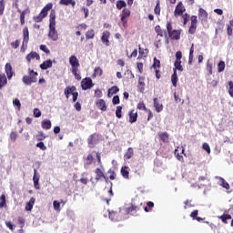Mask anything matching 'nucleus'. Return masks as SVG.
<instances>
[{
	"instance_id": "obj_61",
	"label": "nucleus",
	"mask_w": 233,
	"mask_h": 233,
	"mask_svg": "<svg viewBox=\"0 0 233 233\" xmlns=\"http://www.w3.org/2000/svg\"><path fill=\"white\" fill-rule=\"evenodd\" d=\"M13 105L14 106H17L18 110H21V101L18 98L13 99Z\"/></svg>"
},
{
	"instance_id": "obj_19",
	"label": "nucleus",
	"mask_w": 233,
	"mask_h": 233,
	"mask_svg": "<svg viewBox=\"0 0 233 233\" xmlns=\"http://www.w3.org/2000/svg\"><path fill=\"white\" fill-rule=\"evenodd\" d=\"M95 174H96V180L99 181V179H101V177H103L105 179V181H108V177H106L105 176V173H103V170H101V168L97 167L95 170Z\"/></svg>"
},
{
	"instance_id": "obj_40",
	"label": "nucleus",
	"mask_w": 233,
	"mask_h": 233,
	"mask_svg": "<svg viewBox=\"0 0 233 233\" xmlns=\"http://www.w3.org/2000/svg\"><path fill=\"white\" fill-rule=\"evenodd\" d=\"M154 12L156 15H161V2L157 0V5L155 6Z\"/></svg>"
},
{
	"instance_id": "obj_11",
	"label": "nucleus",
	"mask_w": 233,
	"mask_h": 233,
	"mask_svg": "<svg viewBox=\"0 0 233 233\" xmlns=\"http://www.w3.org/2000/svg\"><path fill=\"white\" fill-rule=\"evenodd\" d=\"M198 19L201 23H207L208 21V13L203 7L198 9Z\"/></svg>"
},
{
	"instance_id": "obj_42",
	"label": "nucleus",
	"mask_w": 233,
	"mask_h": 233,
	"mask_svg": "<svg viewBox=\"0 0 233 233\" xmlns=\"http://www.w3.org/2000/svg\"><path fill=\"white\" fill-rule=\"evenodd\" d=\"M6 207V196L5 194L0 197V208H5Z\"/></svg>"
},
{
	"instance_id": "obj_22",
	"label": "nucleus",
	"mask_w": 233,
	"mask_h": 233,
	"mask_svg": "<svg viewBox=\"0 0 233 233\" xmlns=\"http://www.w3.org/2000/svg\"><path fill=\"white\" fill-rule=\"evenodd\" d=\"M129 123H136L137 121V111L132 109L129 111Z\"/></svg>"
},
{
	"instance_id": "obj_35",
	"label": "nucleus",
	"mask_w": 233,
	"mask_h": 233,
	"mask_svg": "<svg viewBox=\"0 0 233 233\" xmlns=\"http://www.w3.org/2000/svg\"><path fill=\"white\" fill-rule=\"evenodd\" d=\"M177 81H178L177 71H176V69H174V73L171 76V82H172L173 86H175V87L177 86Z\"/></svg>"
},
{
	"instance_id": "obj_12",
	"label": "nucleus",
	"mask_w": 233,
	"mask_h": 233,
	"mask_svg": "<svg viewBox=\"0 0 233 233\" xmlns=\"http://www.w3.org/2000/svg\"><path fill=\"white\" fill-rule=\"evenodd\" d=\"M25 59L28 65H30V63H32V59H36V61H39L41 59V56H39L37 52L32 51L25 56Z\"/></svg>"
},
{
	"instance_id": "obj_23",
	"label": "nucleus",
	"mask_w": 233,
	"mask_h": 233,
	"mask_svg": "<svg viewBox=\"0 0 233 233\" xmlns=\"http://www.w3.org/2000/svg\"><path fill=\"white\" fill-rule=\"evenodd\" d=\"M34 205H35V198L32 197L30 200L25 204V210L27 212H32V208H34Z\"/></svg>"
},
{
	"instance_id": "obj_26",
	"label": "nucleus",
	"mask_w": 233,
	"mask_h": 233,
	"mask_svg": "<svg viewBox=\"0 0 233 233\" xmlns=\"http://www.w3.org/2000/svg\"><path fill=\"white\" fill-rule=\"evenodd\" d=\"M41 127L44 130H50L52 128V121L48 119L42 120Z\"/></svg>"
},
{
	"instance_id": "obj_54",
	"label": "nucleus",
	"mask_w": 233,
	"mask_h": 233,
	"mask_svg": "<svg viewBox=\"0 0 233 233\" xmlns=\"http://www.w3.org/2000/svg\"><path fill=\"white\" fill-rule=\"evenodd\" d=\"M225 70V61H220L218 64V72L221 73Z\"/></svg>"
},
{
	"instance_id": "obj_55",
	"label": "nucleus",
	"mask_w": 233,
	"mask_h": 233,
	"mask_svg": "<svg viewBox=\"0 0 233 233\" xmlns=\"http://www.w3.org/2000/svg\"><path fill=\"white\" fill-rule=\"evenodd\" d=\"M174 66L177 70H179V72H183V66H181V61H175Z\"/></svg>"
},
{
	"instance_id": "obj_57",
	"label": "nucleus",
	"mask_w": 233,
	"mask_h": 233,
	"mask_svg": "<svg viewBox=\"0 0 233 233\" xmlns=\"http://www.w3.org/2000/svg\"><path fill=\"white\" fill-rule=\"evenodd\" d=\"M20 45H21V41L20 40H15V42L11 43V47L15 50V49L19 48Z\"/></svg>"
},
{
	"instance_id": "obj_33",
	"label": "nucleus",
	"mask_w": 233,
	"mask_h": 233,
	"mask_svg": "<svg viewBox=\"0 0 233 233\" xmlns=\"http://www.w3.org/2000/svg\"><path fill=\"white\" fill-rule=\"evenodd\" d=\"M117 92H119V87H117V86H113L108 89L107 96L108 97H112V96H114V94H117Z\"/></svg>"
},
{
	"instance_id": "obj_60",
	"label": "nucleus",
	"mask_w": 233,
	"mask_h": 233,
	"mask_svg": "<svg viewBox=\"0 0 233 233\" xmlns=\"http://www.w3.org/2000/svg\"><path fill=\"white\" fill-rule=\"evenodd\" d=\"M53 206H54L55 210H56V211L61 210V203H59V201L55 200L53 202Z\"/></svg>"
},
{
	"instance_id": "obj_36",
	"label": "nucleus",
	"mask_w": 233,
	"mask_h": 233,
	"mask_svg": "<svg viewBox=\"0 0 233 233\" xmlns=\"http://www.w3.org/2000/svg\"><path fill=\"white\" fill-rule=\"evenodd\" d=\"M96 37V31L94 29H89L86 33V39H94Z\"/></svg>"
},
{
	"instance_id": "obj_59",
	"label": "nucleus",
	"mask_w": 233,
	"mask_h": 233,
	"mask_svg": "<svg viewBox=\"0 0 233 233\" xmlns=\"http://www.w3.org/2000/svg\"><path fill=\"white\" fill-rule=\"evenodd\" d=\"M196 30H198V25H190L188 29V34H191V35H194L196 34Z\"/></svg>"
},
{
	"instance_id": "obj_31",
	"label": "nucleus",
	"mask_w": 233,
	"mask_h": 233,
	"mask_svg": "<svg viewBox=\"0 0 233 233\" xmlns=\"http://www.w3.org/2000/svg\"><path fill=\"white\" fill-rule=\"evenodd\" d=\"M138 57L137 59H143V57H147V54H148V49H144L141 48V46H139L138 48Z\"/></svg>"
},
{
	"instance_id": "obj_44",
	"label": "nucleus",
	"mask_w": 233,
	"mask_h": 233,
	"mask_svg": "<svg viewBox=\"0 0 233 233\" xmlns=\"http://www.w3.org/2000/svg\"><path fill=\"white\" fill-rule=\"evenodd\" d=\"M120 17L128 18L130 17V10L127 8L123 9L122 13L120 14Z\"/></svg>"
},
{
	"instance_id": "obj_46",
	"label": "nucleus",
	"mask_w": 233,
	"mask_h": 233,
	"mask_svg": "<svg viewBox=\"0 0 233 233\" xmlns=\"http://www.w3.org/2000/svg\"><path fill=\"white\" fill-rule=\"evenodd\" d=\"M220 185L221 187H223V188H226V190H228V188H230V185L223 177H220Z\"/></svg>"
},
{
	"instance_id": "obj_63",
	"label": "nucleus",
	"mask_w": 233,
	"mask_h": 233,
	"mask_svg": "<svg viewBox=\"0 0 233 233\" xmlns=\"http://www.w3.org/2000/svg\"><path fill=\"white\" fill-rule=\"evenodd\" d=\"M40 50H42V52H45V54H47V56L50 55V49H48L46 45H41Z\"/></svg>"
},
{
	"instance_id": "obj_29",
	"label": "nucleus",
	"mask_w": 233,
	"mask_h": 233,
	"mask_svg": "<svg viewBox=\"0 0 233 233\" xmlns=\"http://www.w3.org/2000/svg\"><path fill=\"white\" fill-rule=\"evenodd\" d=\"M158 137H159L160 141H162L163 143H168L170 135H168V133H167V132H162V133L158 134Z\"/></svg>"
},
{
	"instance_id": "obj_10",
	"label": "nucleus",
	"mask_w": 233,
	"mask_h": 233,
	"mask_svg": "<svg viewBox=\"0 0 233 233\" xmlns=\"http://www.w3.org/2000/svg\"><path fill=\"white\" fill-rule=\"evenodd\" d=\"M81 86L83 90H89V88H92L94 86V83L92 82V78L86 77L81 81Z\"/></svg>"
},
{
	"instance_id": "obj_45",
	"label": "nucleus",
	"mask_w": 233,
	"mask_h": 233,
	"mask_svg": "<svg viewBox=\"0 0 233 233\" xmlns=\"http://www.w3.org/2000/svg\"><path fill=\"white\" fill-rule=\"evenodd\" d=\"M122 110H123V106H116V116L118 119H121V117H123Z\"/></svg>"
},
{
	"instance_id": "obj_43",
	"label": "nucleus",
	"mask_w": 233,
	"mask_h": 233,
	"mask_svg": "<svg viewBox=\"0 0 233 233\" xmlns=\"http://www.w3.org/2000/svg\"><path fill=\"white\" fill-rule=\"evenodd\" d=\"M137 108L138 110H144V112H147L148 110V108H147V105H145V102H143V101H140L137 104Z\"/></svg>"
},
{
	"instance_id": "obj_62",
	"label": "nucleus",
	"mask_w": 233,
	"mask_h": 233,
	"mask_svg": "<svg viewBox=\"0 0 233 233\" xmlns=\"http://www.w3.org/2000/svg\"><path fill=\"white\" fill-rule=\"evenodd\" d=\"M190 22H191V25L198 26V16L197 15H192L190 17Z\"/></svg>"
},
{
	"instance_id": "obj_1",
	"label": "nucleus",
	"mask_w": 233,
	"mask_h": 233,
	"mask_svg": "<svg viewBox=\"0 0 233 233\" xmlns=\"http://www.w3.org/2000/svg\"><path fill=\"white\" fill-rule=\"evenodd\" d=\"M48 36L52 41H57L59 39V34L56 30V11L52 10L49 15V33Z\"/></svg>"
},
{
	"instance_id": "obj_39",
	"label": "nucleus",
	"mask_w": 233,
	"mask_h": 233,
	"mask_svg": "<svg viewBox=\"0 0 233 233\" xmlns=\"http://www.w3.org/2000/svg\"><path fill=\"white\" fill-rule=\"evenodd\" d=\"M142 208H144L145 212H151L154 208V202L148 201L147 207L142 206Z\"/></svg>"
},
{
	"instance_id": "obj_18",
	"label": "nucleus",
	"mask_w": 233,
	"mask_h": 233,
	"mask_svg": "<svg viewBox=\"0 0 233 233\" xmlns=\"http://www.w3.org/2000/svg\"><path fill=\"white\" fill-rule=\"evenodd\" d=\"M153 106L156 112H163V104L159 103V99H157V97L153 99Z\"/></svg>"
},
{
	"instance_id": "obj_34",
	"label": "nucleus",
	"mask_w": 233,
	"mask_h": 233,
	"mask_svg": "<svg viewBox=\"0 0 233 233\" xmlns=\"http://www.w3.org/2000/svg\"><path fill=\"white\" fill-rule=\"evenodd\" d=\"M60 5H64V6H69V5H71V6H76V0H60Z\"/></svg>"
},
{
	"instance_id": "obj_25",
	"label": "nucleus",
	"mask_w": 233,
	"mask_h": 233,
	"mask_svg": "<svg viewBox=\"0 0 233 233\" xmlns=\"http://www.w3.org/2000/svg\"><path fill=\"white\" fill-rule=\"evenodd\" d=\"M96 105L99 110H102V112H106V103L103 99L97 100Z\"/></svg>"
},
{
	"instance_id": "obj_30",
	"label": "nucleus",
	"mask_w": 233,
	"mask_h": 233,
	"mask_svg": "<svg viewBox=\"0 0 233 233\" xmlns=\"http://www.w3.org/2000/svg\"><path fill=\"white\" fill-rule=\"evenodd\" d=\"M8 84V80L6 79V76L5 74H0V90L3 86H6Z\"/></svg>"
},
{
	"instance_id": "obj_20",
	"label": "nucleus",
	"mask_w": 233,
	"mask_h": 233,
	"mask_svg": "<svg viewBox=\"0 0 233 233\" xmlns=\"http://www.w3.org/2000/svg\"><path fill=\"white\" fill-rule=\"evenodd\" d=\"M121 175L123 176V177L125 179H129L130 177V167H128V166H124L121 167Z\"/></svg>"
},
{
	"instance_id": "obj_32",
	"label": "nucleus",
	"mask_w": 233,
	"mask_h": 233,
	"mask_svg": "<svg viewBox=\"0 0 233 233\" xmlns=\"http://www.w3.org/2000/svg\"><path fill=\"white\" fill-rule=\"evenodd\" d=\"M133 157H134V148L128 147L127 151L124 155V158L128 160V159H132Z\"/></svg>"
},
{
	"instance_id": "obj_38",
	"label": "nucleus",
	"mask_w": 233,
	"mask_h": 233,
	"mask_svg": "<svg viewBox=\"0 0 233 233\" xmlns=\"http://www.w3.org/2000/svg\"><path fill=\"white\" fill-rule=\"evenodd\" d=\"M103 76V69L100 66H97L94 69L93 77H101Z\"/></svg>"
},
{
	"instance_id": "obj_21",
	"label": "nucleus",
	"mask_w": 233,
	"mask_h": 233,
	"mask_svg": "<svg viewBox=\"0 0 233 233\" xmlns=\"http://www.w3.org/2000/svg\"><path fill=\"white\" fill-rule=\"evenodd\" d=\"M137 88H138L139 92H141V94H143V92H145V76H139Z\"/></svg>"
},
{
	"instance_id": "obj_53",
	"label": "nucleus",
	"mask_w": 233,
	"mask_h": 233,
	"mask_svg": "<svg viewBox=\"0 0 233 233\" xmlns=\"http://www.w3.org/2000/svg\"><path fill=\"white\" fill-rule=\"evenodd\" d=\"M193 59H194V44H192L190 50H189V59H188L189 65H190V63H192Z\"/></svg>"
},
{
	"instance_id": "obj_52",
	"label": "nucleus",
	"mask_w": 233,
	"mask_h": 233,
	"mask_svg": "<svg viewBox=\"0 0 233 233\" xmlns=\"http://www.w3.org/2000/svg\"><path fill=\"white\" fill-rule=\"evenodd\" d=\"M174 98H175V102L176 103H181L183 105V103H185V101L183 99H181V96H179V94L177 93H174Z\"/></svg>"
},
{
	"instance_id": "obj_7",
	"label": "nucleus",
	"mask_w": 233,
	"mask_h": 233,
	"mask_svg": "<svg viewBox=\"0 0 233 233\" xmlns=\"http://www.w3.org/2000/svg\"><path fill=\"white\" fill-rule=\"evenodd\" d=\"M29 41H30V32L28 31V27H25L23 29V43L21 46V52H25L26 50Z\"/></svg>"
},
{
	"instance_id": "obj_16",
	"label": "nucleus",
	"mask_w": 233,
	"mask_h": 233,
	"mask_svg": "<svg viewBox=\"0 0 233 233\" xmlns=\"http://www.w3.org/2000/svg\"><path fill=\"white\" fill-rule=\"evenodd\" d=\"M76 86H68L65 88L64 94L66 97V99H68L70 97V96H73L75 94V92H76Z\"/></svg>"
},
{
	"instance_id": "obj_28",
	"label": "nucleus",
	"mask_w": 233,
	"mask_h": 233,
	"mask_svg": "<svg viewBox=\"0 0 233 233\" xmlns=\"http://www.w3.org/2000/svg\"><path fill=\"white\" fill-rule=\"evenodd\" d=\"M40 68H41V70H48V68H52V60L48 59V60L44 61L40 65Z\"/></svg>"
},
{
	"instance_id": "obj_50",
	"label": "nucleus",
	"mask_w": 233,
	"mask_h": 233,
	"mask_svg": "<svg viewBox=\"0 0 233 233\" xmlns=\"http://www.w3.org/2000/svg\"><path fill=\"white\" fill-rule=\"evenodd\" d=\"M36 139L37 141H45V139H46V136H45V133H43V131H40L36 135Z\"/></svg>"
},
{
	"instance_id": "obj_13",
	"label": "nucleus",
	"mask_w": 233,
	"mask_h": 233,
	"mask_svg": "<svg viewBox=\"0 0 233 233\" xmlns=\"http://www.w3.org/2000/svg\"><path fill=\"white\" fill-rule=\"evenodd\" d=\"M110 32L109 31H104L102 33L101 41L106 46H110Z\"/></svg>"
},
{
	"instance_id": "obj_56",
	"label": "nucleus",
	"mask_w": 233,
	"mask_h": 233,
	"mask_svg": "<svg viewBox=\"0 0 233 233\" xmlns=\"http://www.w3.org/2000/svg\"><path fill=\"white\" fill-rule=\"evenodd\" d=\"M206 70L208 72L209 76H212L213 71H212V64L210 63V60H208L207 62Z\"/></svg>"
},
{
	"instance_id": "obj_41",
	"label": "nucleus",
	"mask_w": 233,
	"mask_h": 233,
	"mask_svg": "<svg viewBox=\"0 0 233 233\" xmlns=\"http://www.w3.org/2000/svg\"><path fill=\"white\" fill-rule=\"evenodd\" d=\"M116 8L117 10H122V8H127V2H125V0L116 1Z\"/></svg>"
},
{
	"instance_id": "obj_2",
	"label": "nucleus",
	"mask_w": 233,
	"mask_h": 233,
	"mask_svg": "<svg viewBox=\"0 0 233 233\" xmlns=\"http://www.w3.org/2000/svg\"><path fill=\"white\" fill-rule=\"evenodd\" d=\"M69 64L71 65V72L76 81H81V73L79 72V59L75 55L69 57Z\"/></svg>"
},
{
	"instance_id": "obj_9",
	"label": "nucleus",
	"mask_w": 233,
	"mask_h": 233,
	"mask_svg": "<svg viewBox=\"0 0 233 233\" xmlns=\"http://www.w3.org/2000/svg\"><path fill=\"white\" fill-rule=\"evenodd\" d=\"M184 12H187V8H185L183 2H178L174 11L175 17H179L183 15Z\"/></svg>"
},
{
	"instance_id": "obj_24",
	"label": "nucleus",
	"mask_w": 233,
	"mask_h": 233,
	"mask_svg": "<svg viewBox=\"0 0 233 233\" xmlns=\"http://www.w3.org/2000/svg\"><path fill=\"white\" fill-rule=\"evenodd\" d=\"M94 163V156L92 154H88L87 157L85 158L84 167L85 168H87V167H90Z\"/></svg>"
},
{
	"instance_id": "obj_48",
	"label": "nucleus",
	"mask_w": 233,
	"mask_h": 233,
	"mask_svg": "<svg viewBox=\"0 0 233 233\" xmlns=\"http://www.w3.org/2000/svg\"><path fill=\"white\" fill-rule=\"evenodd\" d=\"M181 17H182L184 25H187V23H188V21H190V15L187 13L181 15Z\"/></svg>"
},
{
	"instance_id": "obj_6",
	"label": "nucleus",
	"mask_w": 233,
	"mask_h": 233,
	"mask_svg": "<svg viewBox=\"0 0 233 233\" xmlns=\"http://www.w3.org/2000/svg\"><path fill=\"white\" fill-rule=\"evenodd\" d=\"M140 210H143V203L134 201L131 203V206L127 208L126 212L127 214H130V216H137V212Z\"/></svg>"
},
{
	"instance_id": "obj_3",
	"label": "nucleus",
	"mask_w": 233,
	"mask_h": 233,
	"mask_svg": "<svg viewBox=\"0 0 233 233\" xmlns=\"http://www.w3.org/2000/svg\"><path fill=\"white\" fill-rule=\"evenodd\" d=\"M167 37L173 41H179L181 39V30L172 28V22H167Z\"/></svg>"
},
{
	"instance_id": "obj_58",
	"label": "nucleus",
	"mask_w": 233,
	"mask_h": 233,
	"mask_svg": "<svg viewBox=\"0 0 233 233\" xmlns=\"http://www.w3.org/2000/svg\"><path fill=\"white\" fill-rule=\"evenodd\" d=\"M202 148H203V150H205L208 154H210L211 150H210V146L208 145V143H207V142L203 143Z\"/></svg>"
},
{
	"instance_id": "obj_4",
	"label": "nucleus",
	"mask_w": 233,
	"mask_h": 233,
	"mask_svg": "<svg viewBox=\"0 0 233 233\" xmlns=\"http://www.w3.org/2000/svg\"><path fill=\"white\" fill-rule=\"evenodd\" d=\"M38 76L39 74L34 71V69L28 68V75L24 76L22 78V81L24 85H26V86H29L30 85H32V83H37Z\"/></svg>"
},
{
	"instance_id": "obj_64",
	"label": "nucleus",
	"mask_w": 233,
	"mask_h": 233,
	"mask_svg": "<svg viewBox=\"0 0 233 233\" xmlns=\"http://www.w3.org/2000/svg\"><path fill=\"white\" fill-rule=\"evenodd\" d=\"M33 114L35 117H41V110H39V108H35Z\"/></svg>"
},
{
	"instance_id": "obj_47",
	"label": "nucleus",
	"mask_w": 233,
	"mask_h": 233,
	"mask_svg": "<svg viewBox=\"0 0 233 233\" xmlns=\"http://www.w3.org/2000/svg\"><path fill=\"white\" fill-rule=\"evenodd\" d=\"M107 174H108V176H109V179H111V181H114V179H116V171H114V169H109L108 171H107Z\"/></svg>"
},
{
	"instance_id": "obj_27",
	"label": "nucleus",
	"mask_w": 233,
	"mask_h": 233,
	"mask_svg": "<svg viewBox=\"0 0 233 233\" xmlns=\"http://www.w3.org/2000/svg\"><path fill=\"white\" fill-rule=\"evenodd\" d=\"M218 219H221L222 223H224V225H228V219H232V216L230 214H223L221 216L218 217Z\"/></svg>"
},
{
	"instance_id": "obj_14",
	"label": "nucleus",
	"mask_w": 233,
	"mask_h": 233,
	"mask_svg": "<svg viewBox=\"0 0 233 233\" xmlns=\"http://www.w3.org/2000/svg\"><path fill=\"white\" fill-rule=\"evenodd\" d=\"M155 32H157V35L160 37H166L167 41H168V33H167V30L162 29L161 25H156L155 26Z\"/></svg>"
},
{
	"instance_id": "obj_8",
	"label": "nucleus",
	"mask_w": 233,
	"mask_h": 233,
	"mask_svg": "<svg viewBox=\"0 0 233 233\" xmlns=\"http://www.w3.org/2000/svg\"><path fill=\"white\" fill-rule=\"evenodd\" d=\"M97 143H99V134L94 133L88 137L87 144L89 148H94Z\"/></svg>"
},
{
	"instance_id": "obj_49",
	"label": "nucleus",
	"mask_w": 233,
	"mask_h": 233,
	"mask_svg": "<svg viewBox=\"0 0 233 233\" xmlns=\"http://www.w3.org/2000/svg\"><path fill=\"white\" fill-rule=\"evenodd\" d=\"M19 137V135L17 134L16 131H12L10 133V139L11 141H13L14 143H15V141H17V137Z\"/></svg>"
},
{
	"instance_id": "obj_17",
	"label": "nucleus",
	"mask_w": 233,
	"mask_h": 233,
	"mask_svg": "<svg viewBox=\"0 0 233 233\" xmlns=\"http://www.w3.org/2000/svg\"><path fill=\"white\" fill-rule=\"evenodd\" d=\"M18 14H20V23H21V25L23 26V25H25V17L26 14H30V8L27 7L24 11H21V9H18Z\"/></svg>"
},
{
	"instance_id": "obj_15",
	"label": "nucleus",
	"mask_w": 233,
	"mask_h": 233,
	"mask_svg": "<svg viewBox=\"0 0 233 233\" xmlns=\"http://www.w3.org/2000/svg\"><path fill=\"white\" fill-rule=\"evenodd\" d=\"M5 72L6 74L7 79H12V77L14 76V69L12 68V64H5Z\"/></svg>"
},
{
	"instance_id": "obj_51",
	"label": "nucleus",
	"mask_w": 233,
	"mask_h": 233,
	"mask_svg": "<svg viewBox=\"0 0 233 233\" xmlns=\"http://www.w3.org/2000/svg\"><path fill=\"white\" fill-rule=\"evenodd\" d=\"M219 83V80H210L208 82V86H210L211 88H216Z\"/></svg>"
},
{
	"instance_id": "obj_37",
	"label": "nucleus",
	"mask_w": 233,
	"mask_h": 233,
	"mask_svg": "<svg viewBox=\"0 0 233 233\" xmlns=\"http://www.w3.org/2000/svg\"><path fill=\"white\" fill-rule=\"evenodd\" d=\"M153 65H152V68H154V70H157L161 68V61H159V59H157V57H154L153 59Z\"/></svg>"
},
{
	"instance_id": "obj_5",
	"label": "nucleus",
	"mask_w": 233,
	"mask_h": 233,
	"mask_svg": "<svg viewBox=\"0 0 233 233\" xmlns=\"http://www.w3.org/2000/svg\"><path fill=\"white\" fill-rule=\"evenodd\" d=\"M54 5L52 3L47 4L39 13L38 15L34 16V21L35 23H41V21H43V19H45V17H46V15H48V12H50V10H52Z\"/></svg>"
}]
</instances>
